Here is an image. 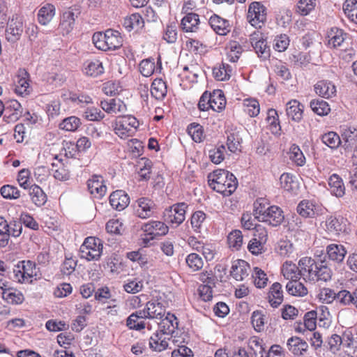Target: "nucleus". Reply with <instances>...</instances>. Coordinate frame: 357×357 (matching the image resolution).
I'll list each match as a JSON object with an SVG mask.
<instances>
[{
	"mask_svg": "<svg viewBox=\"0 0 357 357\" xmlns=\"http://www.w3.org/2000/svg\"><path fill=\"white\" fill-rule=\"evenodd\" d=\"M144 236L142 238V243L146 246L150 241L158 236H165L168 233L169 227L161 221L151 220L142 226Z\"/></svg>",
	"mask_w": 357,
	"mask_h": 357,
	"instance_id": "20e7f679",
	"label": "nucleus"
},
{
	"mask_svg": "<svg viewBox=\"0 0 357 357\" xmlns=\"http://www.w3.org/2000/svg\"><path fill=\"white\" fill-rule=\"evenodd\" d=\"M208 22L213 30L220 36H225L230 31L229 21L215 14L210 17Z\"/></svg>",
	"mask_w": 357,
	"mask_h": 357,
	"instance_id": "bb28decb",
	"label": "nucleus"
},
{
	"mask_svg": "<svg viewBox=\"0 0 357 357\" xmlns=\"http://www.w3.org/2000/svg\"><path fill=\"white\" fill-rule=\"evenodd\" d=\"M200 71L198 66L190 65V66H185L179 76L182 80L185 79L187 82L192 83L197 82Z\"/></svg>",
	"mask_w": 357,
	"mask_h": 357,
	"instance_id": "603ef678",
	"label": "nucleus"
},
{
	"mask_svg": "<svg viewBox=\"0 0 357 357\" xmlns=\"http://www.w3.org/2000/svg\"><path fill=\"white\" fill-rule=\"evenodd\" d=\"M23 19L17 15H13L8 22L6 29V38L8 42L14 43L20 38L23 32Z\"/></svg>",
	"mask_w": 357,
	"mask_h": 357,
	"instance_id": "423d86ee",
	"label": "nucleus"
},
{
	"mask_svg": "<svg viewBox=\"0 0 357 357\" xmlns=\"http://www.w3.org/2000/svg\"><path fill=\"white\" fill-rule=\"evenodd\" d=\"M326 231L328 234L338 236L345 230V225L343 224L342 217H328L325 222Z\"/></svg>",
	"mask_w": 357,
	"mask_h": 357,
	"instance_id": "a878e982",
	"label": "nucleus"
},
{
	"mask_svg": "<svg viewBox=\"0 0 357 357\" xmlns=\"http://www.w3.org/2000/svg\"><path fill=\"white\" fill-rule=\"evenodd\" d=\"M3 300L10 305H20L24 301L21 291L12 287H7L2 292Z\"/></svg>",
	"mask_w": 357,
	"mask_h": 357,
	"instance_id": "2f4dec72",
	"label": "nucleus"
},
{
	"mask_svg": "<svg viewBox=\"0 0 357 357\" xmlns=\"http://www.w3.org/2000/svg\"><path fill=\"white\" fill-rule=\"evenodd\" d=\"M87 187L90 194L96 199L102 198L107 192L105 181L100 175H93L87 181Z\"/></svg>",
	"mask_w": 357,
	"mask_h": 357,
	"instance_id": "9d476101",
	"label": "nucleus"
},
{
	"mask_svg": "<svg viewBox=\"0 0 357 357\" xmlns=\"http://www.w3.org/2000/svg\"><path fill=\"white\" fill-rule=\"evenodd\" d=\"M346 38V33L343 30L337 27H333L328 32V46L336 48L340 47Z\"/></svg>",
	"mask_w": 357,
	"mask_h": 357,
	"instance_id": "c9c22d12",
	"label": "nucleus"
},
{
	"mask_svg": "<svg viewBox=\"0 0 357 357\" xmlns=\"http://www.w3.org/2000/svg\"><path fill=\"white\" fill-rule=\"evenodd\" d=\"M199 18L195 13H188L181 20V27L185 32H195L199 28Z\"/></svg>",
	"mask_w": 357,
	"mask_h": 357,
	"instance_id": "58836bf2",
	"label": "nucleus"
},
{
	"mask_svg": "<svg viewBox=\"0 0 357 357\" xmlns=\"http://www.w3.org/2000/svg\"><path fill=\"white\" fill-rule=\"evenodd\" d=\"M206 219V215L202 211H197L192 213L190 218V225L195 232L201 233Z\"/></svg>",
	"mask_w": 357,
	"mask_h": 357,
	"instance_id": "864d4df0",
	"label": "nucleus"
},
{
	"mask_svg": "<svg viewBox=\"0 0 357 357\" xmlns=\"http://www.w3.org/2000/svg\"><path fill=\"white\" fill-rule=\"evenodd\" d=\"M251 323L257 332L264 331L266 324V316L260 310H255L251 316Z\"/></svg>",
	"mask_w": 357,
	"mask_h": 357,
	"instance_id": "338daca9",
	"label": "nucleus"
},
{
	"mask_svg": "<svg viewBox=\"0 0 357 357\" xmlns=\"http://www.w3.org/2000/svg\"><path fill=\"white\" fill-rule=\"evenodd\" d=\"M232 72L231 67L227 64L222 63L219 66H215L213 69V75L214 77L219 81L227 80L230 78Z\"/></svg>",
	"mask_w": 357,
	"mask_h": 357,
	"instance_id": "5fc2aeb1",
	"label": "nucleus"
},
{
	"mask_svg": "<svg viewBox=\"0 0 357 357\" xmlns=\"http://www.w3.org/2000/svg\"><path fill=\"white\" fill-rule=\"evenodd\" d=\"M187 208L185 202L174 204L169 211L167 220L176 226L181 225L185 220Z\"/></svg>",
	"mask_w": 357,
	"mask_h": 357,
	"instance_id": "dca6fc26",
	"label": "nucleus"
},
{
	"mask_svg": "<svg viewBox=\"0 0 357 357\" xmlns=\"http://www.w3.org/2000/svg\"><path fill=\"white\" fill-rule=\"evenodd\" d=\"M139 70L144 77H150L155 73H160L162 70L160 59H158L157 64L152 58L143 59L139 64Z\"/></svg>",
	"mask_w": 357,
	"mask_h": 357,
	"instance_id": "412c9836",
	"label": "nucleus"
},
{
	"mask_svg": "<svg viewBox=\"0 0 357 357\" xmlns=\"http://www.w3.org/2000/svg\"><path fill=\"white\" fill-rule=\"evenodd\" d=\"M139 123L137 119L132 116H124L119 117L115 122L114 129L121 132V134L127 132H135L138 130Z\"/></svg>",
	"mask_w": 357,
	"mask_h": 357,
	"instance_id": "ddd939ff",
	"label": "nucleus"
},
{
	"mask_svg": "<svg viewBox=\"0 0 357 357\" xmlns=\"http://www.w3.org/2000/svg\"><path fill=\"white\" fill-rule=\"evenodd\" d=\"M286 112L289 119L299 121L303 117V105L296 100H291L287 103Z\"/></svg>",
	"mask_w": 357,
	"mask_h": 357,
	"instance_id": "f704fd0d",
	"label": "nucleus"
},
{
	"mask_svg": "<svg viewBox=\"0 0 357 357\" xmlns=\"http://www.w3.org/2000/svg\"><path fill=\"white\" fill-rule=\"evenodd\" d=\"M227 58L232 63L236 62L243 52L242 47L236 41H231L227 47Z\"/></svg>",
	"mask_w": 357,
	"mask_h": 357,
	"instance_id": "4d7b16f0",
	"label": "nucleus"
},
{
	"mask_svg": "<svg viewBox=\"0 0 357 357\" xmlns=\"http://www.w3.org/2000/svg\"><path fill=\"white\" fill-rule=\"evenodd\" d=\"M84 72L87 75L98 77L104 73V68L98 59L88 60L84 64Z\"/></svg>",
	"mask_w": 357,
	"mask_h": 357,
	"instance_id": "79ce46f5",
	"label": "nucleus"
},
{
	"mask_svg": "<svg viewBox=\"0 0 357 357\" xmlns=\"http://www.w3.org/2000/svg\"><path fill=\"white\" fill-rule=\"evenodd\" d=\"M282 273L285 279L289 281L299 280L300 275L299 266H296L291 261H286L282 265Z\"/></svg>",
	"mask_w": 357,
	"mask_h": 357,
	"instance_id": "37998d69",
	"label": "nucleus"
},
{
	"mask_svg": "<svg viewBox=\"0 0 357 357\" xmlns=\"http://www.w3.org/2000/svg\"><path fill=\"white\" fill-rule=\"evenodd\" d=\"M1 195L6 199H17L21 196V192L17 187L13 185H3L0 188Z\"/></svg>",
	"mask_w": 357,
	"mask_h": 357,
	"instance_id": "e2e57ef3",
	"label": "nucleus"
},
{
	"mask_svg": "<svg viewBox=\"0 0 357 357\" xmlns=\"http://www.w3.org/2000/svg\"><path fill=\"white\" fill-rule=\"evenodd\" d=\"M267 127L272 134H277L278 130H281L279 123L278 114L275 109H270L267 112V116L266 118Z\"/></svg>",
	"mask_w": 357,
	"mask_h": 357,
	"instance_id": "3c124183",
	"label": "nucleus"
},
{
	"mask_svg": "<svg viewBox=\"0 0 357 357\" xmlns=\"http://www.w3.org/2000/svg\"><path fill=\"white\" fill-rule=\"evenodd\" d=\"M81 125L80 119L75 116L64 119L59 123V128L66 132H75Z\"/></svg>",
	"mask_w": 357,
	"mask_h": 357,
	"instance_id": "bf43d9fd",
	"label": "nucleus"
},
{
	"mask_svg": "<svg viewBox=\"0 0 357 357\" xmlns=\"http://www.w3.org/2000/svg\"><path fill=\"white\" fill-rule=\"evenodd\" d=\"M286 289L289 294L294 296H304L308 292L307 287L298 280L289 281Z\"/></svg>",
	"mask_w": 357,
	"mask_h": 357,
	"instance_id": "de8ad7c7",
	"label": "nucleus"
},
{
	"mask_svg": "<svg viewBox=\"0 0 357 357\" xmlns=\"http://www.w3.org/2000/svg\"><path fill=\"white\" fill-rule=\"evenodd\" d=\"M250 264L243 259H236L231 262L230 276L236 281H243L250 275Z\"/></svg>",
	"mask_w": 357,
	"mask_h": 357,
	"instance_id": "1a4fd4ad",
	"label": "nucleus"
},
{
	"mask_svg": "<svg viewBox=\"0 0 357 357\" xmlns=\"http://www.w3.org/2000/svg\"><path fill=\"white\" fill-rule=\"evenodd\" d=\"M31 91L29 75L25 70H20L17 75L15 93L21 96H26L29 95Z\"/></svg>",
	"mask_w": 357,
	"mask_h": 357,
	"instance_id": "393cba45",
	"label": "nucleus"
},
{
	"mask_svg": "<svg viewBox=\"0 0 357 357\" xmlns=\"http://www.w3.org/2000/svg\"><path fill=\"white\" fill-rule=\"evenodd\" d=\"M266 8L260 2L254 1L248 7L247 20L255 28H261L266 21Z\"/></svg>",
	"mask_w": 357,
	"mask_h": 357,
	"instance_id": "39448f33",
	"label": "nucleus"
},
{
	"mask_svg": "<svg viewBox=\"0 0 357 357\" xmlns=\"http://www.w3.org/2000/svg\"><path fill=\"white\" fill-rule=\"evenodd\" d=\"M22 107L20 103L15 100H10L6 107L4 106L3 118L6 119V121H15L21 116Z\"/></svg>",
	"mask_w": 357,
	"mask_h": 357,
	"instance_id": "c756f323",
	"label": "nucleus"
},
{
	"mask_svg": "<svg viewBox=\"0 0 357 357\" xmlns=\"http://www.w3.org/2000/svg\"><path fill=\"white\" fill-rule=\"evenodd\" d=\"M310 107L314 113L319 116L327 115L331 110L327 102L319 99L312 100Z\"/></svg>",
	"mask_w": 357,
	"mask_h": 357,
	"instance_id": "774afa93",
	"label": "nucleus"
},
{
	"mask_svg": "<svg viewBox=\"0 0 357 357\" xmlns=\"http://www.w3.org/2000/svg\"><path fill=\"white\" fill-rule=\"evenodd\" d=\"M126 326L132 331H141L146 328L151 330V325L137 318L135 314H130L126 319Z\"/></svg>",
	"mask_w": 357,
	"mask_h": 357,
	"instance_id": "8fccbe9b",
	"label": "nucleus"
},
{
	"mask_svg": "<svg viewBox=\"0 0 357 357\" xmlns=\"http://www.w3.org/2000/svg\"><path fill=\"white\" fill-rule=\"evenodd\" d=\"M207 178L209 187L224 197L231 195L238 187L236 176L223 169H217L209 173Z\"/></svg>",
	"mask_w": 357,
	"mask_h": 357,
	"instance_id": "f257e3e1",
	"label": "nucleus"
},
{
	"mask_svg": "<svg viewBox=\"0 0 357 357\" xmlns=\"http://www.w3.org/2000/svg\"><path fill=\"white\" fill-rule=\"evenodd\" d=\"M84 119L90 121H99L105 117L104 113L98 108L89 105L82 112Z\"/></svg>",
	"mask_w": 357,
	"mask_h": 357,
	"instance_id": "6e6d98bb",
	"label": "nucleus"
},
{
	"mask_svg": "<svg viewBox=\"0 0 357 357\" xmlns=\"http://www.w3.org/2000/svg\"><path fill=\"white\" fill-rule=\"evenodd\" d=\"M154 208L153 202L146 197L138 199L134 205L135 214L142 219L151 217L154 213Z\"/></svg>",
	"mask_w": 357,
	"mask_h": 357,
	"instance_id": "9b49d317",
	"label": "nucleus"
},
{
	"mask_svg": "<svg viewBox=\"0 0 357 357\" xmlns=\"http://www.w3.org/2000/svg\"><path fill=\"white\" fill-rule=\"evenodd\" d=\"M151 95L158 100H162L167 96V86L161 78L155 79L151 85Z\"/></svg>",
	"mask_w": 357,
	"mask_h": 357,
	"instance_id": "473e14b6",
	"label": "nucleus"
},
{
	"mask_svg": "<svg viewBox=\"0 0 357 357\" xmlns=\"http://www.w3.org/2000/svg\"><path fill=\"white\" fill-rule=\"evenodd\" d=\"M101 108L107 114L115 115L126 111V104L119 98H111L100 101Z\"/></svg>",
	"mask_w": 357,
	"mask_h": 357,
	"instance_id": "f3484780",
	"label": "nucleus"
},
{
	"mask_svg": "<svg viewBox=\"0 0 357 357\" xmlns=\"http://www.w3.org/2000/svg\"><path fill=\"white\" fill-rule=\"evenodd\" d=\"M347 255V250L342 244L331 243L326 248V256L328 260L335 263L343 261Z\"/></svg>",
	"mask_w": 357,
	"mask_h": 357,
	"instance_id": "a211bd4d",
	"label": "nucleus"
},
{
	"mask_svg": "<svg viewBox=\"0 0 357 357\" xmlns=\"http://www.w3.org/2000/svg\"><path fill=\"white\" fill-rule=\"evenodd\" d=\"M160 319L158 331L164 335L172 333L177 327L178 323L176 321V317L174 314L168 312L167 314H165V317Z\"/></svg>",
	"mask_w": 357,
	"mask_h": 357,
	"instance_id": "c85d7f7f",
	"label": "nucleus"
},
{
	"mask_svg": "<svg viewBox=\"0 0 357 357\" xmlns=\"http://www.w3.org/2000/svg\"><path fill=\"white\" fill-rule=\"evenodd\" d=\"M109 203L114 209L121 211L128 206L130 197L125 191L118 190L110 195Z\"/></svg>",
	"mask_w": 357,
	"mask_h": 357,
	"instance_id": "aec40b11",
	"label": "nucleus"
},
{
	"mask_svg": "<svg viewBox=\"0 0 357 357\" xmlns=\"http://www.w3.org/2000/svg\"><path fill=\"white\" fill-rule=\"evenodd\" d=\"M56 13L55 6L51 3H45L38 10L37 19L41 25L48 24Z\"/></svg>",
	"mask_w": 357,
	"mask_h": 357,
	"instance_id": "7c9ffc66",
	"label": "nucleus"
},
{
	"mask_svg": "<svg viewBox=\"0 0 357 357\" xmlns=\"http://www.w3.org/2000/svg\"><path fill=\"white\" fill-rule=\"evenodd\" d=\"M317 95L324 98H330L335 96L336 88L332 82L322 79L318 81L314 86Z\"/></svg>",
	"mask_w": 357,
	"mask_h": 357,
	"instance_id": "4be33fe9",
	"label": "nucleus"
},
{
	"mask_svg": "<svg viewBox=\"0 0 357 357\" xmlns=\"http://www.w3.org/2000/svg\"><path fill=\"white\" fill-rule=\"evenodd\" d=\"M273 205L271 204L270 201L265 197L257 198L253 204V214L255 218L259 221L261 220L266 217L269 212V209L272 208Z\"/></svg>",
	"mask_w": 357,
	"mask_h": 357,
	"instance_id": "b1692460",
	"label": "nucleus"
},
{
	"mask_svg": "<svg viewBox=\"0 0 357 357\" xmlns=\"http://www.w3.org/2000/svg\"><path fill=\"white\" fill-rule=\"evenodd\" d=\"M321 206L316 202L303 199L297 206V213L304 218H314L321 213Z\"/></svg>",
	"mask_w": 357,
	"mask_h": 357,
	"instance_id": "6e6552de",
	"label": "nucleus"
},
{
	"mask_svg": "<svg viewBox=\"0 0 357 357\" xmlns=\"http://www.w3.org/2000/svg\"><path fill=\"white\" fill-rule=\"evenodd\" d=\"M14 278L20 283L30 284L36 276V266L30 260L19 261L13 269Z\"/></svg>",
	"mask_w": 357,
	"mask_h": 357,
	"instance_id": "7ed1b4c3",
	"label": "nucleus"
},
{
	"mask_svg": "<svg viewBox=\"0 0 357 357\" xmlns=\"http://www.w3.org/2000/svg\"><path fill=\"white\" fill-rule=\"evenodd\" d=\"M61 98L64 101L70 100L71 102L78 105L83 109L93 104L92 98L84 93H76L64 91L61 93Z\"/></svg>",
	"mask_w": 357,
	"mask_h": 357,
	"instance_id": "2eb2a0df",
	"label": "nucleus"
},
{
	"mask_svg": "<svg viewBox=\"0 0 357 357\" xmlns=\"http://www.w3.org/2000/svg\"><path fill=\"white\" fill-rule=\"evenodd\" d=\"M343 10L349 20L357 24V0H346Z\"/></svg>",
	"mask_w": 357,
	"mask_h": 357,
	"instance_id": "0e129e2a",
	"label": "nucleus"
},
{
	"mask_svg": "<svg viewBox=\"0 0 357 357\" xmlns=\"http://www.w3.org/2000/svg\"><path fill=\"white\" fill-rule=\"evenodd\" d=\"M265 216L261 222L266 223L272 227L280 225L284 220L283 211L276 205H273L272 208L269 209V212Z\"/></svg>",
	"mask_w": 357,
	"mask_h": 357,
	"instance_id": "5701e85b",
	"label": "nucleus"
},
{
	"mask_svg": "<svg viewBox=\"0 0 357 357\" xmlns=\"http://www.w3.org/2000/svg\"><path fill=\"white\" fill-rule=\"evenodd\" d=\"M289 154L290 160L297 166L302 167L305 164V157L298 146L291 145Z\"/></svg>",
	"mask_w": 357,
	"mask_h": 357,
	"instance_id": "052dcab7",
	"label": "nucleus"
},
{
	"mask_svg": "<svg viewBox=\"0 0 357 357\" xmlns=\"http://www.w3.org/2000/svg\"><path fill=\"white\" fill-rule=\"evenodd\" d=\"M185 263L191 271H200L204 266L202 258L197 253H190L185 258Z\"/></svg>",
	"mask_w": 357,
	"mask_h": 357,
	"instance_id": "13d9d810",
	"label": "nucleus"
},
{
	"mask_svg": "<svg viewBox=\"0 0 357 357\" xmlns=\"http://www.w3.org/2000/svg\"><path fill=\"white\" fill-rule=\"evenodd\" d=\"M211 105V109L215 112H220L225 107L226 99L224 93L221 90H214L210 93Z\"/></svg>",
	"mask_w": 357,
	"mask_h": 357,
	"instance_id": "a19ab883",
	"label": "nucleus"
},
{
	"mask_svg": "<svg viewBox=\"0 0 357 357\" xmlns=\"http://www.w3.org/2000/svg\"><path fill=\"white\" fill-rule=\"evenodd\" d=\"M29 196L31 202L37 206H43L47 199L46 194L38 185H32L29 188Z\"/></svg>",
	"mask_w": 357,
	"mask_h": 357,
	"instance_id": "c03bdc74",
	"label": "nucleus"
},
{
	"mask_svg": "<svg viewBox=\"0 0 357 357\" xmlns=\"http://www.w3.org/2000/svg\"><path fill=\"white\" fill-rule=\"evenodd\" d=\"M254 284L257 288L262 289L266 287L268 281L267 274L258 267H255L252 272Z\"/></svg>",
	"mask_w": 357,
	"mask_h": 357,
	"instance_id": "680f3d73",
	"label": "nucleus"
},
{
	"mask_svg": "<svg viewBox=\"0 0 357 357\" xmlns=\"http://www.w3.org/2000/svg\"><path fill=\"white\" fill-rule=\"evenodd\" d=\"M331 194L337 197H342L345 194V185L342 178L337 174H333L328 181Z\"/></svg>",
	"mask_w": 357,
	"mask_h": 357,
	"instance_id": "cd10ccee",
	"label": "nucleus"
},
{
	"mask_svg": "<svg viewBox=\"0 0 357 357\" xmlns=\"http://www.w3.org/2000/svg\"><path fill=\"white\" fill-rule=\"evenodd\" d=\"M106 47L108 50H114L120 48L123 45V38L118 31L107 29L105 31Z\"/></svg>",
	"mask_w": 357,
	"mask_h": 357,
	"instance_id": "e433bc0d",
	"label": "nucleus"
},
{
	"mask_svg": "<svg viewBox=\"0 0 357 357\" xmlns=\"http://www.w3.org/2000/svg\"><path fill=\"white\" fill-rule=\"evenodd\" d=\"M248 347L251 357H264L266 351L262 340L256 336L250 337L248 340Z\"/></svg>",
	"mask_w": 357,
	"mask_h": 357,
	"instance_id": "a18cd8bd",
	"label": "nucleus"
},
{
	"mask_svg": "<svg viewBox=\"0 0 357 357\" xmlns=\"http://www.w3.org/2000/svg\"><path fill=\"white\" fill-rule=\"evenodd\" d=\"M301 277L305 281H315L317 264L312 257H302L298 261Z\"/></svg>",
	"mask_w": 357,
	"mask_h": 357,
	"instance_id": "0eeeda50",
	"label": "nucleus"
},
{
	"mask_svg": "<svg viewBox=\"0 0 357 357\" xmlns=\"http://www.w3.org/2000/svg\"><path fill=\"white\" fill-rule=\"evenodd\" d=\"M250 43L259 57L267 59L270 56V48L266 40L259 31H255L250 35Z\"/></svg>",
	"mask_w": 357,
	"mask_h": 357,
	"instance_id": "f8f14e48",
	"label": "nucleus"
},
{
	"mask_svg": "<svg viewBox=\"0 0 357 357\" xmlns=\"http://www.w3.org/2000/svg\"><path fill=\"white\" fill-rule=\"evenodd\" d=\"M287 347L289 352L294 356H301L304 355L308 350V344L303 339L293 336L288 339Z\"/></svg>",
	"mask_w": 357,
	"mask_h": 357,
	"instance_id": "6ab92c4d",
	"label": "nucleus"
},
{
	"mask_svg": "<svg viewBox=\"0 0 357 357\" xmlns=\"http://www.w3.org/2000/svg\"><path fill=\"white\" fill-rule=\"evenodd\" d=\"M149 346L153 351L160 352L168 347V342L164 337V334L156 331L149 340Z\"/></svg>",
	"mask_w": 357,
	"mask_h": 357,
	"instance_id": "ea45409f",
	"label": "nucleus"
},
{
	"mask_svg": "<svg viewBox=\"0 0 357 357\" xmlns=\"http://www.w3.org/2000/svg\"><path fill=\"white\" fill-rule=\"evenodd\" d=\"M144 21L138 13H133L123 19V26L128 31H138L144 27Z\"/></svg>",
	"mask_w": 357,
	"mask_h": 357,
	"instance_id": "72a5a7b5",
	"label": "nucleus"
},
{
	"mask_svg": "<svg viewBox=\"0 0 357 357\" xmlns=\"http://www.w3.org/2000/svg\"><path fill=\"white\" fill-rule=\"evenodd\" d=\"M209 158L215 164H220L225 158V146L223 144H218L215 148L209 151Z\"/></svg>",
	"mask_w": 357,
	"mask_h": 357,
	"instance_id": "69168bd1",
	"label": "nucleus"
},
{
	"mask_svg": "<svg viewBox=\"0 0 357 357\" xmlns=\"http://www.w3.org/2000/svg\"><path fill=\"white\" fill-rule=\"evenodd\" d=\"M103 250L102 241L94 236H89L85 238L79 248L80 258L89 261L100 259Z\"/></svg>",
	"mask_w": 357,
	"mask_h": 357,
	"instance_id": "f03ea898",
	"label": "nucleus"
},
{
	"mask_svg": "<svg viewBox=\"0 0 357 357\" xmlns=\"http://www.w3.org/2000/svg\"><path fill=\"white\" fill-rule=\"evenodd\" d=\"M227 243L229 248L239 250L243 243V236L241 230L234 229L227 236Z\"/></svg>",
	"mask_w": 357,
	"mask_h": 357,
	"instance_id": "09e8293b",
	"label": "nucleus"
},
{
	"mask_svg": "<svg viewBox=\"0 0 357 357\" xmlns=\"http://www.w3.org/2000/svg\"><path fill=\"white\" fill-rule=\"evenodd\" d=\"M147 314L149 319H162L165 317L166 311L162 303L157 301H150L146 303Z\"/></svg>",
	"mask_w": 357,
	"mask_h": 357,
	"instance_id": "4c0bfd02",
	"label": "nucleus"
},
{
	"mask_svg": "<svg viewBox=\"0 0 357 357\" xmlns=\"http://www.w3.org/2000/svg\"><path fill=\"white\" fill-rule=\"evenodd\" d=\"M75 24V14L73 11L68 10L63 13L59 29L61 30L63 34L69 33L73 29Z\"/></svg>",
	"mask_w": 357,
	"mask_h": 357,
	"instance_id": "49530a36",
	"label": "nucleus"
},
{
	"mask_svg": "<svg viewBox=\"0 0 357 357\" xmlns=\"http://www.w3.org/2000/svg\"><path fill=\"white\" fill-rule=\"evenodd\" d=\"M267 301L273 308L279 307L284 301V291L280 282H275L270 287L267 293Z\"/></svg>",
	"mask_w": 357,
	"mask_h": 357,
	"instance_id": "4468645a",
	"label": "nucleus"
}]
</instances>
